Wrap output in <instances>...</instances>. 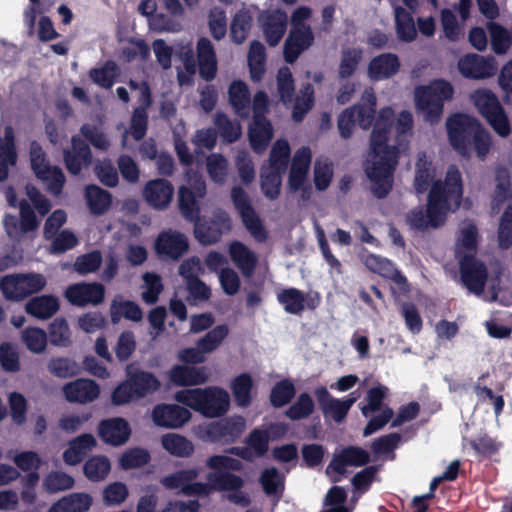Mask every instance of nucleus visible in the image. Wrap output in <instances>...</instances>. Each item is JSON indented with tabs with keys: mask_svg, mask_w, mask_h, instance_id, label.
<instances>
[{
	"mask_svg": "<svg viewBox=\"0 0 512 512\" xmlns=\"http://www.w3.org/2000/svg\"><path fill=\"white\" fill-rule=\"evenodd\" d=\"M265 64L266 51L264 45L257 40L252 41L248 52V66L252 81L257 82L263 78Z\"/></svg>",
	"mask_w": 512,
	"mask_h": 512,
	"instance_id": "41",
	"label": "nucleus"
},
{
	"mask_svg": "<svg viewBox=\"0 0 512 512\" xmlns=\"http://www.w3.org/2000/svg\"><path fill=\"white\" fill-rule=\"evenodd\" d=\"M259 483L267 496L279 500L285 490V477L276 467L266 468L261 472Z\"/></svg>",
	"mask_w": 512,
	"mask_h": 512,
	"instance_id": "39",
	"label": "nucleus"
},
{
	"mask_svg": "<svg viewBox=\"0 0 512 512\" xmlns=\"http://www.w3.org/2000/svg\"><path fill=\"white\" fill-rule=\"evenodd\" d=\"M175 400L209 418L224 415L230 405L228 392L216 386L179 390Z\"/></svg>",
	"mask_w": 512,
	"mask_h": 512,
	"instance_id": "5",
	"label": "nucleus"
},
{
	"mask_svg": "<svg viewBox=\"0 0 512 512\" xmlns=\"http://www.w3.org/2000/svg\"><path fill=\"white\" fill-rule=\"evenodd\" d=\"M290 146L287 140H277L271 148L269 156V168L285 172L290 158Z\"/></svg>",
	"mask_w": 512,
	"mask_h": 512,
	"instance_id": "58",
	"label": "nucleus"
},
{
	"mask_svg": "<svg viewBox=\"0 0 512 512\" xmlns=\"http://www.w3.org/2000/svg\"><path fill=\"white\" fill-rule=\"evenodd\" d=\"M278 302L289 314L300 315L304 309L315 310L321 303L318 292H307L291 287L283 289L277 294Z\"/></svg>",
	"mask_w": 512,
	"mask_h": 512,
	"instance_id": "13",
	"label": "nucleus"
},
{
	"mask_svg": "<svg viewBox=\"0 0 512 512\" xmlns=\"http://www.w3.org/2000/svg\"><path fill=\"white\" fill-rule=\"evenodd\" d=\"M63 160L67 171L74 176L90 167L93 156L89 145L79 136L71 138V147L63 151Z\"/></svg>",
	"mask_w": 512,
	"mask_h": 512,
	"instance_id": "17",
	"label": "nucleus"
},
{
	"mask_svg": "<svg viewBox=\"0 0 512 512\" xmlns=\"http://www.w3.org/2000/svg\"><path fill=\"white\" fill-rule=\"evenodd\" d=\"M401 68L397 54L392 52L381 53L373 57L367 67V75L371 81L387 80L395 76Z\"/></svg>",
	"mask_w": 512,
	"mask_h": 512,
	"instance_id": "24",
	"label": "nucleus"
},
{
	"mask_svg": "<svg viewBox=\"0 0 512 512\" xmlns=\"http://www.w3.org/2000/svg\"><path fill=\"white\" fill-rule=\"evenodd\" d=\"M22 342L25 344L27 349L35 354H40L45 351L47 346V333L45 330L28 326L21 334Z\"/></svg>",
	"mask_w": 512,
	"mask_h": 512,
	"instance_id": "52",
	"label": "nucleus"
},
{
	"mask_svg": "<svg viewBox=\"0 0 512 512\" xmlns=\"http://www.w3.org/2000/svg\"><path fill=\"white\" fill-rule=\"evenodd\" d=\"M97 442L90 433L81 434L70 440L68 448L63 452V460L68 465H77L83 461L89 451Z\"/></svg>",
	"mask_w": 512,
	"mask_h": 512,
	"instance_id": "31",
	"label": "nucleus"
},
{
	"mask_svg": "<svg viewBox=\"0 0 512 512\" xmlns=\"http://www.w3.org/2000/svg\"><path fill=\"white\" fill-rule=\"evenodd\" d=\"M219 135L226 143H234L241 136V126L233 123L224 113H217L214 120Z\"/></svg>",
	"mask_w": 512,
	"mask_h": 512,
	"instance_id": "62",
	"label": "nucleus"
},
{
	"mask_svg": "<svg viewBox=\"0 0 512 512\" xmlns=\"http://www.w3.org/2000/svg\"><path fill=\"white\" fill-rule=\"evenodd\" d=\"M377 98L375 93L365 91L361 102L354 104L353 108L356 123L364 130H368L374 123L371 132L370 147L371 160L365 166V173L371 182L373 195L385 198L393 187L394 172L398 165L399 149L389 145L391 129L394 125L395 113L391 107H383L376 115Z\"/></svg>",
	"mask_w": 512,
	"mask_h": 512,
	"instance_id": "1",
	"label": "nucleus"
},
{
	"mask_svg": "<svg viewBox=\"0 0 512 512\" xmlns=\"http://www.w3.org/2000/svg\"><path fill=\"white\" fill-rule=\"evenodd\" d=\"M253 17L246 9L235 13L230 25V38L235 44H242L252 27Z\"/></svg>",
	"mask_w": 512,
	"mask_h": 512,
	"instance_id": "42",
	"label": "nucleus"
},
{
	"mask_svg": "<svg viewBox=\"0 0 512 512\" xmlns=\"http://www.w3.org/2000/svg\"><path fill=\"white\" fill-rule=\"evenodd\" d=\"M265 40L270 47L277 46L286 33L288 16L284 10L265 11L259 16Z\"/></svg>",
	"mask_w": 512,
	"mask_h": 512,
	"instance_id": "20",
	"label": "nucleus"
},
{
	"mask_svg": "<svg viewBox=\"0 0 512 512\" xmlns=\"http://www.w3.org/2000/svg\"><path fill=\"white\" fill-rule=\"evenodd\" d=\"M207 480L213 482L214 491L240 490L244 486V480L229 471L210 472Z\"/></svg>",
	"mask_w": 512,
	"mask_h": 512,
	"instance_id": "46",
	"label": "nucleus"
},
{
	"mask_svg": "<svg viewBox=\"0 0 512 512\" xmlns=\"http://www.w3.org/2000/svg\"><path fill=\"white\" fill-rule=\"evenodd\" d=\"M151 460L150 453L148 450L135 447L125 451L119 460V464L122 469L130 470L140 468L148 464Z\"/></svg>",
	"mask_w": 512,
	"mask_h": 512,
	"instance_id": "63",
	"label": "nucleus"
},
{
	"mask_svg": "<svg viewBox=\"0 0 512 512\" xmlns=\"http://www.w3.org/2000/svg\"><path fill=\"white\" fill-rule=\"evenodd\" d=\"M474 105L481 116L500 136L507 137L511 132L508 116L498 97L490 90H477L472 96Z\"/></svg>",
	"mask_w": 512,
	"mask_h": 512,
	"instance_id": "7",
	"label": "nucleus"
},
{
	"mask_svg": "<svg viewBox=\"0 0 512 512\" xmlns=\"http://www.w3.org/2000/svg\"><path fill=\"white\" fill-rule=\"evenodd\" d=\"M169 381L178 387L197 386L209 380L205 366L174 365L168 372Z\"/></svg>",
	"mask_w": 512,
	"mask_h": 512,
	"instance_id": "26",
	"label": "nucleus"
},
{
	"mask_svg": "<svg viewBox=\"0 0 512 512\" xmlns=\"http://www.w3.org/2000/svg\"><path fill=\"white\" fill-rule=\"evenodd\" d=\"M93 499L87 493H72L54 503L48 512H87Z\"/></svg>",
	"mask_w": 512,
	"mask_h": 512,
	"instance_id": "37",
	"label": "nucleus"
},
{
	"mask_svg": "<svg viewBox=\"0 0 512 512\" xmlns=\"http://www.w3.org/2000/svg\"><path fill=\"white\" fill-rule=\"evenodd\" d=\"M178 207L181 215L188 221L200 219V205L196 194L189 187L182 186L178 191Z\"/></svg>",
	"mask_w": 512,
	"mask_h": 512,
	"instance_id": "40",
	"label": "nucleus"
},
{
	"mask_svg": "<svg viewBox=\"0 0 512 512\" xmlns=\"http://www.w3.org/2000/svg\"><path fill=\"white\" fill-rule=\"evenodd\" d=\"M193 222L195 238L203 245L217 243L232 227L230 216L224 210L215 211L209 220Z\"/></svg>",
	"mask_w": 512,
	"mask_h": 512,
	"instance_id": "11",
	"label": "nucleus"
},
{
	"mask_svg": "<svg viewBox=\"0 0 512 512\" xmlns=\"http://www.w3.org/2000/svg\"><path fill=\"white\" fill-rule=\"evenodd\" d=\"M31 169L38 179L47 185V189L54 195H59L65 184V175L58 166H51L42 146L37 141L30 144Z\"/></svg>",
	"mask_w": 512,
	"mask_h": 512,
	"instance_id": "8",
	"label": "nucleus"
},
{
	"mask_svg": "<svg viewBox=\"0 0 512 512\" xmlns=\"http://www.w3.org/2000/svg\"><path fill=\"white\" fill-rule=\"evenodd\" d=\"M75 484L72 476L61 471L48 473L43 480V488L48 493H57L71 489Z\"/></svg>",
	"mask_w": 512,
	"mask_h": 512,
	"instance_id": "61",
	"label": "nucleus"
},
{
	"mask_svg": "<svg viewBox=\"0 0 512 512\" xmlns=\"http://www.w3.org/2000/svg\"><path fill=\"white\" fill-rule=\"evenodd\" d=\"M85 198L89 211L93 215L104 214L112 204V194L94 184L87 185L85 188Z\"/></svg>",
	"mask_w": 512,
	"mask_h": 512,
	"instance_id": "35",
	"label": "nucleus"
},
{
	"mask_svg": "<svg viewBox=\"0 0 512 512\" xmlns=\"http://www.w3.org/2000/svg\"><path fill=\"white\" fill-rule=\"evenodd\" d=\"M98 434L103 442L112 446H120L129 439L131 429L127 420L116 417L102 420L98 426Z\"/></svg>",
	"mask_w": 512,
	"mask_h": 512,
	"instance_id": "28",
	"label": "nucleus"
},
{
	"mask_svg": "<svg viewBox=\"0 0 512 512\" xmlns=\"http://www.w3.org/2000/svg\"><path fill=\"white\" fill-rule=\"evenodd\" d=\"M447 135L452 148L463 157L472 153L485 160L492 148V136L480 121L465 113H455L446 121Z\"/></svg>",
	"mask_w": 512,
	"mask_h": 512,
	"instance_id": "3",
	"label": "nucleus"
},
{
	"mask_svg": "<svg viewBox=\"0 0 512 512\" xmlns=\"http://www.w3.org/2000/svg\"><path fill=\"white\" fill-rule=\"evenodd\" d=\"M314 103V88L312 84L306 83L301 89V96L294 100L292 118L296 122L303 120L306 113L312 108Z\"/></svg>",
	"mask_w": 512,
	"mask_h": 512,
	"instance_id": "60",
	"label": "nucleus"
},
{
	"mask_svg": "<svg viewBox=\"0 0 512 512\" xmlns=\"http://www.w3.org/2000/svg\"><path fill=\"white\" fill-rule=\"evenodd\" d=\"M229 328L226 324L217 325L209 330L202 338L197 340V347L204 354L211 353L218 348L222 341L228 336Z\"/></svg>",
	"mask_w": 512,
	"mask_h": 512,
	"instance_id": "57",
	"label": "nucleus"
},
{
	"mask_svg": "<svg viewBox=\"0 0 512 512\" xmlns=\"http://www.w3.org/2000/svg\"><path fill=\"white\" fill-rule=\"evenodd\" d=\"M191 412L177 404H157L152 409V420L158 427L177 429L191 419Z\"/></svg>",
	"mask_w": 512,
	"mask_h": 512,
	"instance_id": "19",
	"label": "nucleus"
},
{
	"mask_svg": "<svg viewBox=\"0 0 512 512\" xmlns=\"http://www.w3.org/2000/svg\"><path fill=\"white\" fill-rule=\"evenodd\" d=\"M228 252L232 262L244 277L250 278L254 275L258 264V257L255 252L238 240L229 244Z\"/></svg>",
	"mask_w": 512,
	"mask_h": 512,
	"instance_id": "29",
	"label": "nucleus"
},
{
	"mask_svg": "<svg viewBox=\"0 0 512 512\" xmlns=\"http://www.w3.org/2000/svg\"><path fill=\"white\" fill-rule=\"evenodd\" d=\"M231 199L242 219L243 225L251 236L257 242H265L268 238V232L253 208L246 191L240 186H234L231 190Z\"/></svg>",
	"mask_w": 512,
	"mask_h": 512,
	"instance_id": "9",
	"label": "nucleus"
},
{
	"mask_svg": "<svg viewBox=\"0 0 512 512\" xmlns=\"http://www.w3.org/2000/svg\"><path fill=\"white\" fill-rule=\"evenodd\" d=\"M161 445L170 455L178 458H188L195 450L191 440L177 433L162 435Z\"/></svg>",
	"mask_w": 512,
	"mask_h": 512,
	"instance_id": "36",
	"label": "nucleus"
},
{
	"mask_svg": "<svg viewBox=\"0 0 512 512\" xmlns=\"http://www.w3.org/2000/svg\"><path fill=\"white\" fill-rule=\"evenodd\" d=\"M464 193L463 180L456 165H449L443 180L431 184L427 196L426 213L414 208L407 214V223L413 229L424 231L428 227L439 228L446 222L449 213L456 212Z\"/></svg>",
	"mask_w": 512,
	"mask_h": 512,
	"instance_id": "2",
	"label": "nucleus"
},
{
	"mask_svg": "<svg viewBox=\"0 0 512 512\" xmlns=\"http://www.w3.org/2000/svg\"><path fill=\"white\" fill-rule=\"evenodd\" d=\"M174 187L170 181L162 178L148 181L143 189V196L154 209H166L173 199Z\"/></svg>",
	"mask_w": 512,
	"mask_h": 512,
	"instance_id": "25",
	"label": "nucleus"
},
{
	"mask_svg": "<svg viewBox=\"0 0 512 512\" xmlns=\"http://www.w3.org/2000/svg\"><path fill=\"white\" fill-rule=\"evenodd\" d=\"M111 470L109 459L103 455L90 457L83 466L84 475L92 482H99L106 478Z\"/></svg>",
	"mask_w": 512,
	"mask_h": 512,
	"instance_id": "47",
	"label": "nucleus"
},
{
	"mask_svg": "<svg viewBox=\"0 0 512 512\" xmlns=\"http://www.w3.org/2000/svg\"><path fill=\"white\" fill-rule=\"evenodd\" d=\"M160 387L161 382L154 373L129 364L125 368V379L111 393V403L115 406L130 404L152 395Z\"/></svg>",
	"mask_w": 512,
	"mask_h": 512,
	"instance_id": "4",
	"label": "nucleus"
},
{
	"mask_svg": "<svg viewBox=\"0 0 512 512\" xmlns=\"http://www.w3.org/2000/svg\"><path fill=\"white\" fill-rule=\"evenodd\" d=\"M123 316L127 320L139 322L143 317V312L138 304L131 300L116 301L111 305V320L117 323Z\"/></svg>",
	"mask_w": 512,
	"mask_h": 512,
	"instance_id": "48",
	"label": "nucleus"
},
{
	"mask_svg": "<svg viewBox=\"0 0 512 512\" xmlns=\"http://www.w3.org/2000/svg\"><path fill=\"white\" fill-rule=\"evenodd\" d=\"M319 407L325 417H331L336 423H341L355 402V398L337 399L332 397L326 387L320 386L314 390Z\"/></svg>",
	"mask_w": 512,
	"mask_h": 512,
	"instance_id": "21",
	"label": "nucleus"
},
{
	"mask_svg": "<svg viewBox=\"0 0 512 512\" xmlns=\"http://www.w3.org/2000/svg\"><path fill=\"white\" fill-rule=\"evenodd\" d=\"M64 296L74 306L99 305L104 301L105 287L97 282L75 283L66 288Z\"/></svg>",
	"mask_w": 512,
	"mask_h": 512,
	"instance_id": "15",
	"label": "nucleus"
},
{
	"mask_svg": "<svg viewBox=\"0 0 512 512\" xmlns=\"http://www.w3.org/2000/svg\"><path fill=\"white\" fill-rule=\"evenodd\" d=\"M253 380L250 374L241 373L231 383V390L236 404L240 407H247L251 404V391Z\"/></svg>",
	"mask_w": 512,
	"mask_h": 512,
	"instance_id": "43",
	"label": "nucleus"
},
{
	"mask_svg": "<svg viewBox=\"0 0 512 512\" xmlns=\"http://www.w3.org/2000/svg\"><path fill=\"white\" fill-rule=\"evenodd\" d=\"M394 14L398 39L405 43L413 42L417 37V30L412 14L401 6L395 8Z\"/></svg>",
	"mask_w": 512,
	"mask_h": 512,
	"instance_id": "38",
	"label": "nucleus"
},
{
	"mask_svg": "<svg viewBox=\"0 0 512 512\" xmlns=\"http://www.w3.org/2000/svg\"><path fill=\"white\" fill-rule=\"evenodd\" d=\"M458 70L465 78L484 79L493 76L497 67L493 58L471 53L459 59Z\"/></svg>",
	"mask_w": 512,
	"mask_h": 512,
	"instance_id": "22",
	"label": "nucleus"
},
{
	"mask_svg": "<svg viewBox=\"0 0 512 512\" xmlns=\"http://www.w3.org/2000/svg\"><path fill=\"white\" fill-rule=\"evenodd\" d=\"M314 41L315 36L311 26L291 27L283 46L285 62L288 64L296 62L299 56L314 44Z\"/></svg>",
	"mask_w": 512,
	"mask_h": 512,
	"instance_id": "18",
	"label": "nucleus"
},
{
	"mask_svg": "<svg viewBox=\"0 0 512 512\" xmlns=\"http://www.w3.org/2000/svg\"><path fill=\"white\" fill-rule=\"evenodd\" d=\"M245 427L246 422L242 416L223 418L208 426L207 436L212 442L230 444L242 435Z\"/></svg>",
	"mask_w": 512,
	"mask_h": 512,
	"instance_id": "16",
	"label": "nucleus"
},
{
	"mask_svg": "<svg viewBox=\"0 0 512 512\" xmlns=\"http://www.w3.org/2000/svg\"><path fill=\"white\" fill-rule=\"evenodd\" d=\"M440 22L443 34L450 42H457L464 36L463 27L459 24L451 9L443 8L441 10Z\"/></svg>",
	"mask_w": 512,
	"mask_h": 512,
	"instance_id": "56",
	"label": "nucleus"
},
{
	"mask_svg": "<svg viewBox=\"0 0 512 512\" xmlns=\"http://www.w3.org/2000/svg\"><path fill=\"white\" fill-rule=\"evenodd\" d=\"M363 264L371 272L380 275L383 278L390 279L400 287L408 285L405 275L396 268L395 264L382 256L368 253L363 256Z\"/></svg>",
	"mask_w": 512,
	"mask_h": 512,
	"instance_id": "27",
	"label": "nucleus"
},
{
	"mask_svg": "<svg viewBox=\"0 0 512 512\" xmlns=\"http://www.w3.org/2000/svg\"><path fill=\"white\" fill-rule=\"evenodd\" d=\"M454 88L444 79H435L428 85L419 86L415 90L417 110L424 116L425 121L434 125L442 117L444 103L452 99Z\"/></svg>",
	"mask_w": 512,
	"mask_h": 512,
	"instance_id": "6",
	"label": "nucleus"
},
{
	"mask_svg": "<svg viewBox=\"0 0 512 512\" xmlns=\"http://www.w3.org/2000/svg\"><path fill=\"white\" fill-rule=\"evenodd\" d=\"M363 52L359 48H346L342 50L341 60L338 68L340 79H348L357 70L362 60Z\"/></svg>",
	"mask_w": 512,
	"mask_h": 512,
	"instance_id": "50",
	"label": "nucleus"
},
{
	"mask_svg": "<svg viewBox=\"0 0 512 512\" xmlns=\"http://www.w3.org/2000/svg\"><path fill=\"white\" fill-rule=\"evenodd\" d=\"M199 476V470L196 468L178 470L172 474L166 475L160 479V483L169 490L180 488L183 493L185 485L194 481Z\"/></svg>",
	"mask_w": 512,
	"mask_h": 512,
	"instance_id": "53",
	"label": "nucleus"
},
{
	"mask_svg": "<svg viewBox=\"0 0 512 512\" xmlns=\"http://www.w3.org/2000/svg\"><path fill=\"white\" fill-rule=\"evenodd\" d=\"M315 404L309 393L299 394L296 401L285 411V415L292 421L308 418L314 411Z\"/></svg>",
	"mask_w": 512,
	"mask_h": 512,
	"instance_id": "54",
	"label": "nucleus"
},
{
	"mask_svg": "<svg viewBox=\"0 0 512 512\" xmlns=\"http://www.w3.org/2000/svg\"><path fill=\"white\" fill-rule=\"evenodd\" d=\"M389 394V388L385 385L378 384L371 387L366 392L365 400L366 404L360 406V411L364 417H368L371 414L382 410L383 403L387 399Z\"/></svg>",
	"mask_w": 512,
	"mask_h": 512,
	"instance_id": "44",
	"label": "nucleus"
},
{
	"mask_svg": "<svg viewBox=\"0 0 512 512\" xmlns=\"http://www.w3.org/2000/svg\"><path fill=\"white\" fill-rule=\"evenodd\" d=\"M487 29L490 34L492 50L498 54H504L512 45L511 30L508 31L501 24L489 21Z\"/></svg>",
	"mask_w": 512,
	"mask_h": 512,
	"instance_id": "45",
	"label": "nucleus"
},
{
	"mask_svg": "<svg viewBox=\"0 0 512 512\" xmlns=\"http://www.w3.org/2000/svg\"><path fill=\"white\" fill-rule=\"evenodd\" d=\"M0 290L7 300L21 301L26 298L22 274H11L2 277Z\"/></svg>",
	"mask_w": 512,
	"mask_h": 512,
	"instance_id": "49",
	"label": "nucleus"
},
{
	"mask_svg": "<svg viewBox=\"0 0 512 512\" xmlns=\"http://www.w3.org/2000/svg\"><path fill=\"white\" fill-rule=\"evenodd\" d=\"M370 462V454L360 446L349 445L335 453L326 468V474L331 473L343 476L347 473V467H362Z\"/></svg>",
	"mask_w": 512,
	"mask_h": 512,
	"instance_id": "14",
	"label": "nucleus"
},
{
	"mask_svg": "<svg viewBox=\"0 0 512 512\" xmlns=\"http://www.w3.org/2000/svg\"><path fill=\"white\" fill-rule=\"evenodd\" d=\"M277 90L280 100L284 105L292 104L295 95V84L288 67L280 68L277 73Z\"/></svg>",
	"mask_w": 512,
	"mask_h": 512,
	"instance_id": "59",
	"label": "nucleus"
},
{
	"mask_svg": "<svg viewBox=\"0 0 512 512\" xmlns=\"http://www.w3.org/2000/svg\"><path fill=\"white\" fill-rule=\"evenodd\" d=\"M154 249L160 259L178 261L189 249L188 238L177 230H164L157 236Z\"/></svg>",
	"mask_w": 512,
	"mask_h": 512,
	"instance_id": "12",
	"label": "nucleus"
},
{
	"mask_svg": "<svg viewBox=\"0 0 512 512\" xmlns=\"http://www.w3.org/2000/svg\"><path fill=\"white\" fill-rule=\"evenodd\" d=\"M17 151L14 132L7 127L4 136L0 137V182L8 179L9 167L16 165Z\"/></svg>",
	"mask_w": 512,
	"mask_h": 512,
	"instance_id": "33",
	"label": "nucleus"
},
{
	"mask_svg": "<svg viewBox=\"0 0 512 512\" xmlns=\"http://www.w3.org/2000/svg\"><path fill=\"white\" fill-rule=\"evenodd\" d=\"M284 172L269 168L261 173V190L265 197L275 200L280 195L281 174Z\"/></svg>",
	"mask_w": 512,
	"mask_h": 512,
	"instance_id": "64",
	"label": "nucleus"
},
{
	"mask_svg": "<svg viewBox=\"0 0 512 512\" xmlns=\"http://www.w3.org/2000/svg\"><path fill=\"white\" fill-rule=\"evenodd\" d=\"M50 343L54 346L68 347L71 344V331L63 317L55 318L48 327Z\"/></svg>",
	"mask_w": 512,
	"mask_h": 512,
	"instance_id": "51",
	"label": "nucleus"
},
{
	"mask_svg": "<svg viewBox=\"0 0 512 512\" xmlns=\"http://www.w3.org/2000/svg\"><path fill=\"white\" fill-rule=\"evenodd\" d=\"M252 150L261 153L267 149L273 138V126L268 119H252L248 128Z\"/></svg>",
	"mask_w": 512,
	"mask_h": 512,
	"instance_id": "32",
	"label": "nucleus"
},
{
	"mask_svg": "<svg viewBox=\"0 0 512 512\" xmlns=\"http://www.w3.org/2000/svg\"><path fill=\"white\" fill-rule=\"evenodd\" d=\"M459 271L462 284L470 292L481 295L488 278V270L484 262L474 254H465L459 259Z\"/></svg>",
	"mask_w": 512,
	"mask_h": 512,
	"instance_id": "10",
	"label": "nucleus"
},
{
	"mask_svg": "<svg viewBox=\"0 0 512 512\" xmlns=\"http://www.w3.org/2000/svg\"><path fill=\"white\" fill-rule=\"evenodd\" d=\"M228 98L235 114L242 119L250 116L251 94L247 84L241 80L233 81L228 89Z\"/></svg>",
	"mask_w": 512,
	"mask_h": 512,
	"instance_id": "30",
	"label": "nucleus"
},
{
	"mask_svg": "<svg viewBox=\"0 0 512 512\" xmlns=\"http://www.w3.org/2000/svg\"><path fill=\"white\" fill-rule=\"evenodd\" d=\"M296 389L294 384L288 380L283 379L278 381L271 389L270 403L274 408H281L294 398Z\"/></svg>",
	"mask_w": 512,
	"mask_h": 512,
	"instance_id": "55",
	"label": "nucleus"
},
{
	"mask_svg": "<svg viewBox=\"0 0 512 512\" xmlns=\"http://www.w3.org/2000/svg\"><path fill=\"white\" fill-rule=\"evenodd\" d=\"M59 308V300L54 295L34 296L25 304L26 313L40 320L51 318Z\"/></svg>",
	"mask_w": 512,
	"mask_h": 512,
	"instance_id": "34",
	"label": "nucleus"
},
{
	"mask_svg": "<svg viewBox=\"0 0 512 512\" xmlns=\"http://www.w3.org/2000/svg\"><path fill=\"white\" fill-rule=\"evenodd\" d=\"M65 399L70 403L87 404L96 400L100 395V387L96 381L78 378L63 386Z\"/></svg>",
	"mask_w": 512,
	"mask_h": 512,
	"instance_id": "23",
	"label": "nucleus"
}]
</instances>
